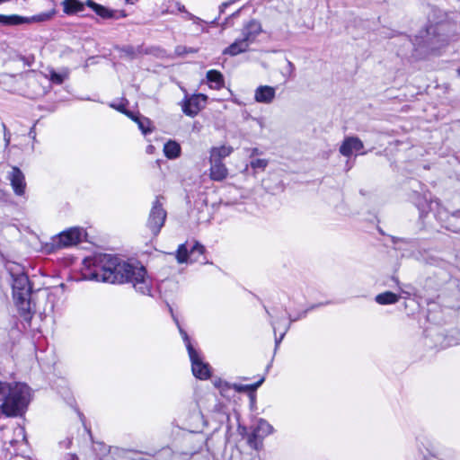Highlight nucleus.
<instances>
[{
  "instance_id": "1",
  "label": "nucleus",
  "mask_w": 460,
  "mask_h": 460,
  "mask_svg": "<svg viewBox=\"0 0 460 460\" xmlns=\"http://www.w3.org/2000/svg\"><path fill=\"white\" fill-rule=\"evenodd\" d=\"M100 263V270L92 274V279L111 284L129 283L141 295H151L152 281L144 266L111 254L101 256Z\"/></svg>"
},
{
  "instance_id": "2",
  "label": "nucleus",
  "mask_w": 460,
  "mask_h": 460,
  "mask_svg": "<svg viewBox=\"0 0 460 460\" xmlns=\"http://www.w3.org/2000/svg\"><path fill=\"white\" fill-rule=\"evenodd\" d=\"M31 393L27 385L0 381V411L7 417L22 415L30 402Z\"/></svg>"
},
{
  "instance_id": "3",
  "label": "nucleus",
  "mask_w": 460,
  "mask_h": 460,
  "mask_svg": "<svg viewBox=\"0 0 460 460\" xmlns=\"http://www.w3.org/2000/svg\"><path fill=\"white\" fill-rule=\"evenodd\" d=\"M13 276V296L21 315L28 320L31 317V286L28 277L20 273Z\"/></svg>"
},
{
  "instance_id": "4",
  "label": "nucleus",
  "mask_w": 460,
  "mask_h": 460,
  "mask_svg": "<svg viewBox=\"0 0 460 460\" xmlns=\"http://www.w3.org/2000/svg\"><path fill=\"white\" fill-rule=\"evenodd\" d=\"M50 9L32 16H22L19 14H0V23L5 26H18L22 24L42 23L50 21L57 13L56 4L53 0H48Z\"/></svg>"
},
{
  "instance_id": "5",
  "label": "nucleus",
  "mask_w": 460,
  "mask_h": 460,
  "mask_svg": "<svg viewBox=\"0 0 460 460\" xmlns=\"http://www.w3.org/2000/svg\"><path fill=\"white\" fill-rule=\"evenodd\" d=\"M176 323L180 334L184 341L188 354L191 362V370L193 375L199 379H208L210 376V367L208 363L203 362L199 353L193 348L190 343L187 332L181 328L176 318H173Z\"/></svg>"
},
{
  "instance_id": "6",
  "label": "nucleus",
  "mask_w": 460,
  "mask_h": 460,
  "mask_svg": "<svg viewBox=\"0 0 460 460\" xmlns=\"http://www.w3.org/2000/svg\"><path fill=\"white\" fill-rule=\"evenodd\" d=\"M274 432V428L266 420L261 418L256 425L252 428L251 433L247 436L248 445L256 451L263 447V439Z\"/></svg>"
},
{
  "instance_id": "7",
  "label": "nucleus",
  "mask_w": 460,
  "mask_h": 460,
  "mask_svg": "<svg viewBox=\"0 0 460 460\" xmlns=\"http://www.w3.org/2000/svg\"><path fill=\"white\" fill-rule=\"evenodd\" d=\"M85 236V231L82 227H70L59 234L56 235L52 241L53 244L58 248H67L81 243Z\"/></svg>"
},
{
  "instance_id": "8",
  "label": "nucleus",
  "mask_w": 460,
  "mask_h": 460,
  "mask_svg": "<svg viewBox=\"0 0 460 460\" xmlns=\"http://www.w3.org/2000/svg\"><path fill=\"white\" fill-rule=\"evenodd\" d=\"M205 252V247L196 242L191 245L181 243L176 251V260L178 263H193L199 261Z\"/></svg>"
},
{
  "instance_id": "9",
  "label": "nucleus",
  "mask_w": 460,
  "mask_h": 460,
  "mask_svg": "<svg viewBox=\"0 0 460 460\" xmlns=\"http://www.w3.org/2000/svg\"><path fill=\"white\" fill-rule=\"evenodd\" d=\"M160 199L161 198L156 197L155 200L153 202L146 223L147 227L155 235L159 234L166 218V211L164 209L163 203Z\"/></svg>"
},
{
  "instance_id": "10",
  "label": "nucleus",
  "mask_w": 460,
  "mask_h": 460,
  "mask_svg": "<svg viewBox=\"0 0 460 460\" xmlns=\"http://www.w3.org/2000/svg\"><path fill=\"white\" fill-rule=\"evenodd\" d=\"M208 96L203 93L186 96L181 102L182 112L189 117H195L202 109L205 108Z\"/></svg>"
},
{
  "instance_id": "11",
  "label": "nucleus",
  "mask_w": 460,
  "mask_h": 460,
  "mask_svg": "<svg viewBox=\"0 0 460 460\" xmlns=\"http://www.w3.org/2000/svg\"><path fill=\"white\" fill-rule=\"evenodd\" d=\"M13 190L16 195L22 196L25 192V178L22 171L17 167H13L8 174Z\"/></svg>"
},
{
  "instance_id": "12",
  "label": "nucleus",
  "mask_w": 460,
  "mask_h": 460,
  "mask_svg": "<svg viewBox=\"0 0 460 460\" xmlns=\"http://www.w3.org/2000/svg\"><path fill=\"white\" fill-rule=\"evenodd\" d=\"M363 147L364 145L358 137H348L343 140L340 146V153L343 156L349 157L353 153L362 150Z\"/></svg>"
},
{
  "instance_id": "13",
  "label": "nucleus",
  "mask_w": 460,
  "mask_h": 460,
  "mask_svg": "<svg viewBox=\"0 0 460 460\" xmlns=\"http://www.w3.org/2000/svg\"><path fill=\"white\" fill-rule=\"evenodd\" d=\"M276 97V88L270 85H260L254 91V100L259 103L270 104Z\"/></svg>"
},
{
  "instance_id": "14",
  "label": "nucleus",
  "mask_w": 460,
  "mask_h": 460,
  "mask_svg": "<svg viewBox=\"0 0 460 460\" xmlns=\"http://www.w3.org/2000/svg\"><path fill=\"white\" fill-rule=\"evenodd\" d=\"M438 217L444 226L452 232H460V211L447 215L446 211H438Z\"/></svg>"
},
{
  "instance_id": "15",
  "label": "nucleus",
  "mask_w": 460,
  "mask_h": 460,
  "mask_svg": "<svg viewBox=\"0 0 460 460\" xmlns=\"http://www.w3.org/2000/svg\"><path fill=\"white\" fill-rule=\"evenodd\" d=\"M209 177L215 181H222L228 175V169L223 162L209 161Z\"/></svg>"
},
{
  "instance_id": "16",
  "label": "nucleus",
  "mask_w": 460,
  "mask_h": 460,
  "mask_svg": "<svg viewBox=\"0 0 460 460\" xmlns=\"http://www.w3.org/2000/svg\"><path fill=\"white\" fill-rule=\"evenodd\" d=\"M234 152L231 146L222 145L220 146H214L209 151V161L222 162L226 157H228Z\"/></svg>"
},
{
  "instance_id": "17",
  "label": "nucleus",
  "mask_w": 460,
  "mask_h": 460,
  "mask_svg": "<svg viewBox=\"0 0 460 460\" xmlns=\"http://www.w3.org/2000/svg\"><path fill=\"white\" fill-rule=\"evenodd\" d=\"M86 3L81 2L79 0H64L62 2L63 12L66 14L73 15L78 14L84 11Z\"/></svg>"
},
{
  "instance_id": "18",
  "label": "nucleus",
  "mask_w": 460,
  "mask_h": 460,
  "mask_svg": "<svg viewBox=\"0 0 460 460\" xmlns=\"http://www.w3.org/2000/svg\"><path fill=\"white\" fill-rule=\"evenodd\" d=\"M208 85L211 89L220 90L225 86L223 75L215 69L208 70L206 75Z\"/></svg>"
},
{
  "instance_id": "19",
  "label": "nucleus",
  "mask_w": 460,
  "mask_h": 460,
  "mask_svg": "<svg viewBox=\"0 0 460 460\" xmlns=\"http://www.w3.org/2000/svg\"><path fill=\"white\" fill-rule=\"evenodd\" d=\"M250 41L247 40V38L243 36L242 39L234 40L228 48L224 50L225 54H228L230 56H236L240 53H243L247 50Z\"/></svg>"
},
{
  "instance_id": "20",
  "label": "nucleus",
  "mask_w": 460,
  "mask_h": 460,
  "mask_svg": "<svg viewBox=\"0 0 460 460\" xmlns=\"http://www.w3.org/2000/svg\"><path fill=\"white\" fill-rule=\"evenodd\" d=\"M261 27L260 22L257 21L249 22L246 26L243 28V36L247 38V40L252 42L254 38L261 32Z\"/></svg>"
},
{
  "instance_id": "21",
  "label": "nucleus",
  "mask_w": 460,
  "mask_h": 460,
  "mask_svg": "<svg viewBox=\"0 0 460 460\" xmlns=\"http://www.w3.org/2000/svg\"><path fill=\"white\" fill-rule=\"evenodd\" d=\"M164 155L169 159H175L181 155V146L176 141L170 140L164 146Z\"/></svg>"
},
{
  "instance_id": "22",
  "label": "nucleus",
  "mask_w": 460,
  "mask_h": 460,
  "mask_svg": "<svg viewBox=\"0 0 460 460\" xmlns=\"http://www.w3.org/2000/svg\"><path fill=\"white\" fill-rule=\"evenodd\" d=\"M375 300L379 305H394L396 304L400 300V296L396 295L393 292L386 291L381 294H378Z\"/></svg>"
},
{
  "instance_id": "23",
  "label": "nucleus",
  "mask_w": 460,
  "mask_h": 460,
  "mask_svg": "<svg viewBox=\"0 0 460 460\" xmlns=\"http://www.w3.org/2000/svg\"><path fill=\"white\" fill-rule=\"evenodd\" d=\"M87 6H89L93 12H95L99 16L102 18H110L112 16L111 12L106 7L96 4L91 0L86 2Z\"/></svg>"
},
{
  "instance_id": "24",
  "label": "nucleus",
  "mask_w": 460,
  "mask_h": 460,
  "mask_svg": "<svg viewBox=\"0 0 460 460\" xmlns=\"http://www.w3.org/2000/svg\"><path fill=\"white\" fill-rule=\"evenodd\" d=\"M268 164H269V161L267 159H261V158L254 159V160L251 161V163H250V166L253 170H262L263 171L268 166Z\"/></svg>"
},
{
  "instance_id": "25",
  "label": "nucleus",
  "mask_w": 460,
  "mask_h": 460,
  "mask_svg": "<svg viewBox=\"0 0 460 460\" xmlns=\"http://www.w3.org/2000/svg\"><path fill=\"white\" fill-rule=\"evenodd\" d=\"M133 120H135L140 130L143 132V134H147L148 132H151V128H149L150 121L148 119L141 120L138 118H136L132 115L130 117Z\"/></svg>"
},
{
  "instance_id": "26",
  "label": "nucleus",
  "mask_w": 460,
  "mask_h": 460,
  "mask_svg": "<svg viewBox=\"0 0 460 460\" xmlns=\"http://www.w3.org/2000/svg\"><path fill=\"white\" fill-rule=\"evenodd\" d=\"M264 381V378H261L259 382L253 385H234V387L238 392H243L248 390H255L257 389Z\"/></svg>"
},
{
  "instance_id": "27",
  "label": "nucleus",
  "mask_w": 460,
  "mask_h": 460,
  "mask_svg": "<svg viewBox=\"0 0 460 460\" xmlns=\"http://www.w3.org/2000/svg\"><path fill=\"white\" fill-rule=\"evenodd\" d=\"M66 76V74H59L55 71H51L49 75V80L54 84H61Z\"/></svg>"
},
{
  "instance_id": "28",
  "label": "nucleus",
  "mask_w": 460,
  "mask_h": 460,
  "mask_svg": "<svg viewBox=\"0 0 460 460\" xmlns=\"http://www.w3.org/2000/svg\"><path fill=\"white\" fill-rule=\"evenodd\" d=\"M111 107L126 114L128 117H132V113L128 111L125 110V106L123 103L116 104L114 102L111 103Z\"/></svg>"
},
{
  "instance_id": "29",
  "label": "nucleus",
  "mask_w": 460,
  "mask_h": 460,
  "mask_svg": "<svg viewBox=\"0 0 460 460\" xmlns=\"http://www.w3.org/2000/svg\"><path fill=\"white\" fill-rule=\"evenodd\" d=\"M288 328H289V324L286 325V326L284 327V329H283L282 333L280 334V337H279V339H278V338H276L275 342H276V346H277V347L279 346V343L281 342V341L283 340V338H284V336H285L286 332H288Z\"/></svg>"
},
{
  "instance_id": "30",
  "label": "nucleus",
  "mask_w": 460,
  "mask_h": 460,
  "mask_svg": "<svg viewBox=\"0 0 460 460\" xmlns=\"http://www.w3.org/2000/svg\"><path fill=\"white\" fill-rule=\"evenodd\" d=\"M3 128H4V138L5 146H8L10 143V133L7 131L4 124H3Z\"/></svg>"
},
{
  "instance_id": "31",
  "label": "nucleus",
  "mask_w": 460,
  "mask_h": 460,
  "mask_svg": "<svg viewBox=\"0 0 460 460\" xmlns=\"http://www.w3.org/2000/svg\"><path fill=\"white\" fill-rule=\"evenodd\" d=\"M250 152H251V153H250V157H253V156H255V155H261V151L260 149L256 148V147L252 148V149L250 150Z\"/></svg>"
},
{
  "instance_id": "32",
  "label": "nucleus",
  "mask_w": 460,
  "mask_h": 460,
  "mask_svg": "<svg viewBox=\"0 0 460 460\" xmlns=\"http://www.w3.org/2000/svg\"><path fill=\"white\" fill-rule=\"evenodd\" d=\"M29 136L31 137H32L33 139L35 138L36 137V133H35V128H34V126L31 128L30 132H29Z\"/></svg>"
},
{
  "instance_id": "33",
  "label": "nucleus",
  "mask_w": 460,
  "mask_h": 460,
  "mask_svg": "<svg viewBox=\"0 0 460 460\" xmlns=\"http://www.w3.org/2000/svg\"><path fill=\"white\" fill-rule=\"evenodd\" d=\"M67 460H78V457L75 455H68Z\"/></svg>"
},
{
  "instance_id": "34",
  "label": "nucleus",
  "mask_w": 460,
  "mask_h": 460,
  "mask_svg": "<svg viewBox=\"0 0 460 460\" xmlns=\"http://www.w3.org/2000/svg\"><path fill=\"white\" fill-rule=\"evenodd\" d=\"M430 209H434V207H438V202L435 201V202H431L430 203Z\"/></svg>"
},
{
  "instance_id": "35",
  "label": "nucleus",
  "mask_w": 460,
  "mask_h": 460,
  "mask_svg": "<svg viewBox=\"0 0 460 460\" xmlns=\"http://www.w3.org/2000/svg\"><path fill=\"white\" fill-rule=\"evenodd\" d=\"M153 149H154V146H147V152H148V153H152Z\"/></svg>"
},
{
  "instance_id": "36",
  "label": "nucleus",
  "mask_w": 460,
  "mask_h": 460,
  "mask_svg": "<svg viewBox=\"0 0 460 460\" xmlns=\"http://www.w3.org/2000/svg\"><path fill=\"white\" fill-rule=\"evenodd\" d=\"M272 327H273L274 332L276 333L277 326H276L275 323H272Z\"/></svg>"
},
{
  "instance_id": "37",
  "label": "nucleus",
  "mask_w": 460,
  "mask_h": 460,
  "mask_svg": "<svg viewBox=\"0 0 460 460\" xmlns=\"http://www.w3.org/2000/svg\"><path fill=\"white\" fill-rule=\"evenodd\" d=\"M127 3L134 4L137 0H125Z\"/></svg>"
},
{
  "instance_id": "38",
  "label": "nucleus",
  "mask_w": 460,
  "mask_h": 460,
  "mask_svg": "<svg viewBox=\"0 0 460 460\" xmlns=\"http://www.w3.org/2000/svg\"><path fill=\"white\" fill-rule=\"evenodd\" d=\"M457 72H458V75H460V69H458Z\"/></svg>"
}]
</instances>
